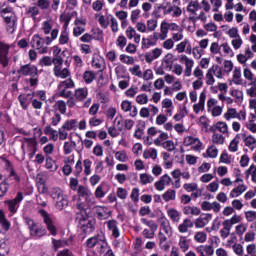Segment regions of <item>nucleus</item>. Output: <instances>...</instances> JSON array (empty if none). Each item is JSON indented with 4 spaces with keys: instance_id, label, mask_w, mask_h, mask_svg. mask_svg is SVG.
<instances>
[{
    "instance_id": "obj_1",
    "label": "nucleus",
    "mask_w": 256,
    "mask_h": 256,
    "mask_svg": "<svg viewBox=\"0 0 256 256\" xmlns=\"http://www.w3.org/2000/svg\"><path fill=\"white\" fill-rule=\"evenodd\" d=\"M38 213L41 215L46 228L36 224L35 227L30 231V237H32V239H41V237L47 236V231H49L52 237H57V226H55V222H53V218H51L49 212H47L45 209H40Z\"/></svg>"
},
{
    "instance_id": "obj_2",
    "label": "nucleus",
    "mask_w": 256,
    "mask_h": 256,
    "mask_svg": "<svg viewBox=\"0 0 256 256\" xmlns=\"http://www.w3.org/2000/svg\"><path fill=\"white\" fill-rule=\"evenodd\" d=\"M4 163L5 170L8 172V176L0 182V199L7 195L11 185H19V183H21V176L15 171L13 163L7 159L4 161ZM1 177L2 176L0 175V179Z\"/></svg>"
},
{
    "instance_id": "obj_3",
    "label": "nucleus",
    "mask_w": 256,
    "mask_h": 256,
    "mask_svg": "<svg viewBox=\"0 0 256 256\" xmlns=\"http://www.w3.org/2000/svg\"><path fill=\"white\" fill-rule=\"evenodd\" d=\"M76 219L78 221L80 232L83 233V235H91V233L95 231V225H97V220H95V218L85 215Z\"/></svg>"
},
{
    "instance_id": "obj_4",
    "label": "nucleus",
    "mask_w": 256,
    "mask_h": 256,
    "mask_svg": "<svg viewBox=\"0 0 256 256\" xmlns=\"http://www.w3.org/2000/svg\"><path fill=\"white\" fill-rule=\"evenodd\" d=\"M50 195L55 203V208L58 209V211H63V209L69 207V199L67 198V195L63 193L61 188H53Z\"/></svg>"
},
{
    "instance_id": "obj_5",
    "label": "nucleus",
    "mask_w": 256,
    "mask_h": 256,
    "mask_svg": "<svg viewBox=\"0 0 256 256\" xmlns=\"http://www.w3.org/2000/svg\"><path fill=\"white\" fill-rule=\"evenodd\" d=\"M63 57L62 56H53L52 65H54L53 73L56 77L60 79H67L71 77V71L68 68H63Z\"/></svg>"
},
{
    "instance_id": "obj_6",
    "label": "nucleus",
    "mask_w": 256,
    "mask_h": 256,
    "mask_svg": "<svg viewBox=\"0 0 256 256\" xmlns=\"http://www.w3.org/2000/svg\"><path fill=\"white\" fill-rule=\"evenodd\" d=\"M33 49H37L38 53L41 55L49 52V47L45 46V38L41 37L39 34H35L30 42Z\"/></svg>"
},
{
    "instance_id": "obj_7",
    "label": "nucleus",
    "mask_w": 256,
    "mask_h": 256,
    "mask_svg": "<svg viewBox=\"0 0 256 256\" xmlns=\"http://www.w3.org/2000/svg\"><path fill=\"white\" fill-rule=\"evenodd\" d=\"M23 199V192L19 191L17 192L15 198L5 201V205H7L8 211L10 213L9 217H12V215H15V213H17V209H19V203H21Z\"/></svg>"
},
{
    "instance_id": "obj_8",
    "label": "nucleus",
    "mask_w": 256,
    "mask_h": 256,
    "mask_svg": "<svg viewBox=\"0 0 256 256\" xmlns=\"http://www.w3.org/2000/svg\"><path fill=\"white\" fill-rule=\"evenodd\" d=\"M73 87H75L73 79H67L60 82L58 85L59 96L64 97V99H69V97H71V91H67V89H73Z\"/></svg>"
},
{
    "instance_id": "obj_9",
    "label": "nucleus",
    "mask_w": 256,
    "mask_h": 256,
    "mask_svg": "<svg viewBox=\"0 0 256 256\" xmlns=\"http://www.w3.org/2000/svg\"><path fill=\"white\" fill-rule=\"evenodd\" d=\"M17 73L24 77H39V69L31 63L21 65Z\"/></svg>"
},
{
    "instance_id": "obj_10",
    "label": "nucleus",
    "mask_w": 256,
    "mask_h": 256,
    "mask_svg": "<svg viewBox=\"0 0 256 256\" xmlns=\"http://www.w3.org/2000/svg\"><path fill=\"white\" fill-rule=\"evenodd\" d=\"M11 49V45L7 44L3 41H0V65L5 69V67H9V50Z\"/></svg>"
},
{
    "instance_id": "obj_11",
    "label": "nucleus",
    "mask_w": 256,
    "mask_h": 256,
    "mask_svg": "<svg viewBox=\"0 0 256 256\" xmlns=\"http://www.w3.org/2000/svg\"><path fill=\"white\" fill-rule=\"evenodd\" d=\"M25 145L28 153L32 151H37V139L36 138H24V142L21 144V149H22V161H25Z\"/></svg>"
},
{
    "instance_id": "obj_12",
    "label": "nucleus",
    "mask_w": 256,
    "mask_h": 256,
    "mask_svg": "<svg viewBox=\"0 0 256 256\" xmlns=\"http://www.w3.org/2000/svg\"><path fill=\"white\" fill-rule=\"evenodd\" d=\"M33 99H35V93L31 92L20 94L18 96L20 107H22L24 111H27V109H29V106L31 105Z\"/></svg>"
},
{
    "instance_id": "obj_13",
    "label": "nucleus",
    "mask_w": 256,
    "mask_h": 256,
    "mask_svg": "<svg viewBox=\"0 0 256 256\" xmlns=\"http://www.w3.org/2000/svg\"><path fill=\"white\" fill-rule=\"evenodd\" d=\"M2 19H4V23L7 25V31L9 33H15V27H17V15L15 12H12L10 16L1 15Z\"/></svg>"
},
{
    "instance_id": "obj_14",
    "label": "nucleus",
    "mask_w": 256,
    "mask_h": 256,
    "mask_svg": "<svg viewBox=\"0 0 256 256\" xmlns=\"http://www.w3.org/2000/svg\"><path fill=\"white\" fill-rule=\"evenodd\" d=\"M91 65L94 69H99L100 73H103V70L107 67L105 58L98 54L93 55Z\"/></svg>"
},
{
    "instance_id": "obj_15",
    "label": "nucleus",
    "mask_w": 256,
    "mask_h": 256,
    "mask_svg": "<svg viewBox=\"0 0 256 256\" xmlns=\"http://www.w3.org/2000/svg\"><path fill=\"white\" fill-rule=\"evenodd\" d=\"M77 191V195H78V199H85L86 203L89 202V199H91V197H93V193L91 192V190H89V188L83 186V185H79Z\"/></svg>"
},
{
    "instance_id": "obj_16",
    "label": "nucleus",
    "mask_w": 256,
    "mask_h": 256,
    "mask_svg": "<svg viewBox=\"0 0 256 256\" xmlns=\"http://www.w3.org/2000/svg\"><path fill=\"white\" fill-rule=\"evenodd\" d=\"M119 222L117 220H108L107 221V228L109 231L112 232V237L114 239H119L121 232L119 231Z\"/></svg>"
},
{
    "instance_id": "obj_17",
    "label": "nucleus",
    "mask_w": 256,
    "mask_h": 256,
    "mask_svg": "<svg viewBox=\"0 0 256 256\" xmlns=\"http://www.w3.org/2000/svg\"><path fill=\"white\" fill-rule=\"evenodd\" d=\"M193 227H195L194 222L189 218H185L182 224L178 226V231L179 233H187V231H189V229H193Z\"/></svg>"
},
{
    "instance_id": "obj_18",
    "label": "nucleus",
    "mask_w": 256,
    "mask_h": 256,
    "mask_svg": "<svg viewBox=\"0 0 256 256\" xmlns=\"http://www.w3.org/2000/svg\"><path fill=\"white\" fill-rule=\"evenodd\" d=\"M144 133H145V121L138 120L136 125V130L134 132L135 139H142Z\"/></svg>"
},
{
    "instance_id": "obj_19",
    "label": "nucleus",
    "mask_w": 256,
    "mask_h": 256,
    "mask_svg": "<svg viewBox=\"0 0 256 256\" xmlns=\"http://www.w3.org/2000/svg\"><path fill=\"white\" fill-rule=\"evenodd\" d=\"M87 95H89V89L87 87L78 88L75 91V99L76 101H84L87 99Z\"/></svg>"
},
{
    "instance_id": "obj_20",
    "label": "nucleus",
    "mask_w": 256,
    "mask_h": 256,
    "mask_svg": "<svg viewBox=\"0 0 256 256\" xmlns=\"http://www.w3.org/2000/svg\"><path fill=\"white\" fill-rule=\"evenodd\" d=\"M45 169H47L48 171H50L51 173H55V171H57L58 166L55 163V160H53V157L51 156H46V160H45Z\"/></svg>"
},
{
    "instance_id": "obj_21",
    "label": "nucleus",
    "mask_w": 256,
    "mask_h": 256,
    "mask_svg": "<svg viewBox=\"0 0 256 256\" xmlns=\"http://www.w3.org/2000/svg\"><path fill=\"white\" fill-rule=\"evenodd\" d=\"M224 119H226V121H230L231 119H240L241 120V115L239 113H237V109L230 108L224 114Z\"/></svg>"
},
{
    "instance_id": "obj_22",
    "label": "nucleus",
    "mask_w": 256,
    "mask_h": 256,
    "mask_svg": "<svg viewBox=\"0 0 256 256\" xmlns=\"http://www.w3.org/2000/svg\"><path fill=\"white\" fill-rule=\"evenodd\" d=\"M245 191H247V186H245V184H241L236 188L232 189V191L230 192V198L234 199V197H239V195L245 193Z\"/></svg>"
},
{
    "instance_id": "obj_23",
    "label": "nucleus",
    "mask_w": 256,
    "mask_h": 256,
    "mask_svg": "<svg viewBox=\"0 0 256 256\" xmlns=\"http://www.w3.org/2000/svg\"><path fill=\"white\" fill-rule=\"evenodd\" d=\"M83 81L86 83V85H91V83H93L95 81V72L91 71V70H86L83 73Z\"/></svg>"
},
{
    "instance_id": "obj_24",
    "label": "nucleus",
    "mask_w": 256,
    "mask_h": 256,
    "mask_svg": "<svg viewBox=\"0 0 256 256\" xmlns=\"http://www.w3.org/2000/svg\"><path fill=\"white\" fill-rule=\"evenodd\" d=\"M186 9L188 13H192V15H196L197 11L201 9V5H199V0L190 1Z\"/></svg>"
},
{
    "instance_id": "obj_25",
    "label": "nucleus",
    "mask_w": 256,
    "mask_h": 256,
    "mask_svg": "<svg viewBox=\"0 0 256 256\" xmlns=\"http://www.w3.org/2000/svg\"><path fill=\"white\" fill-rule=\"evenodd\" d=\"M105 187H107V183L102 182L95 190L94 195L96 199H103L105 195H107V192H105Z\"/></svg>"
},
{
    "instance_id": "obj_26",
    "label": "nucleus",
    "mask_w": 256,
    "mask_h": 256,
    "mask_svg": "<svg viewBox=\"0 0 256 256\" xmlns=\"http://www.w3.org/2000/svg\"><path fill=\"white\" fill-rule=\"evenodd\" d=\"M167 215L173 223H179V219H181V213H179L175 208L167 210Z\"/></svg>"
},
{
    "instance_id": "obj_27",
    "label": "nucleus",
    "mask_w": 256,
    "mask_h": 256,
    "mask_svg": "<svg viewBox=\"0 0 256 256\" xmlns=\"http://www.w3.org/2000/svg\"><path fill=\"white\" fill-rule=\"evenodd\" d=\"M101 242H103V239L99 238V236H93L87 239L86 247H88V249H93L95 245H101Z\"/></svg>"
},
{
    "instance_id": "obj_28",
    "label": "nucleus",
    "mask_w": 256,
    "mask_h": 256,
    "mask_svg": "<svg viewBox=\"0 0 256 256\" xmlns=\"http://www.w3.org/2000/svg\"><path fill=\"white\" fill-rule=\"evenodd\" d=\"M76 209H78L77 217L76 219H80L81 217H85V215H89L87 213V210L85 209V204L81 202V199H78L77 204H76Z\"/></svg>"
},
{
    "instance_id": "obj_29",
    "label": "nucleus",
    "mask_w": 256,
    "mask_h": 256,
    "mask_svg": "<svg viewBox=\"0 0 256 256\" xmlns=\"http://www.w3.org/2000/svg\"><path fill=\"white\" fill-rule=\"evenodd\" d=\"M140 221L141 223H143V225H146L147 227H149L151 231L157 232V229H159V225H157L155 220H148L147 218H141Z\"/></svg>"
},
{
    "instance_id": "obj_30",
    "label": "nucleus",
    "mask_w": 256,
    "mask_h": 256,
    "mask_svg": "<svg viewBox=\"0 0 256 256\" xmlns=\"http://www.w3.org/2000/svg\"><path fill=\"white\" fill-rule=\"evenodd\" d=\"M173 63H175V59H173V54H167L164 58V68L168 71H171L173 69Z\"/></svg>"
},
{
    "instance_id": "obj_31",
    "label": "nucleus",
    "mask_w": 256,
    "mask_h": 256,
    "mask_svg": "<svg viewBox=\"0 0 256 256\" xmlns=\"http://www.w3.org/2000/svg\"><path fill=\"white\" fill-rule=\"evenodd\" d=\"M62 129L64 131H71L73 129H77V119L65 121V123L62 125Z\"/></svg>"
},
{
    "instance_id": "obj_32",
    "label": "nucleus",
    "mask_w": 256,
    "mask_h": 256,
    "mask_svg": "<svg viewBox=\"0 0 256 256\" xmlns=\"http://www.w3.org/2000/svg\"><path fill=\"white\" fill-rule=\"evenodd\" d=\"M176 192L173 189H168L163 195L162 199L166 201V203H169V201H175Z\"/></svg>"
},
{
    "instance_id": "obj_33",
    "label": "nucleus",
    "mask_w": 256,
    "mask_h": 256,
    "mask_svg": "<svg viewBox=\"0 0 256 256\" xmlns=\"http://www.w3.org/2000/svg\"><path fill=\"white\" fill-rule=\"evenodd\" d=\"M229 93L231 97H234L236 99L235 103H241L243 101V91L238 89H232Z\"/></svg>"
},
{
    "instance_id": "obj_34",
    "label": "nucleus",
    "mask_w": 256,
    "mask_h": 256,
    "mask_svg": "<svg viewBox=\"0 0 256 256\" xmlns=\"http://www.w3.org/2000/svg\"><path fill=\"white\" fill-rule=\"evenodd\" d=\"M81 173H83V162L79 159L75 164L73 175L74 177L79 178L81 177Z\"/></svg>"
},
{
    "instance_id": "obj_35",
    "label": "nucleus",
    "mask_w": 256,
    "mask_h": 256,
    "mask_svg": "<svg viewBox=\"0 0 256 256\" xmlns=\"http://www.w3.org/2000/svg\"><path fill=\"white\" fill-rule=\"evenodd\" d=\"M155 45H157V43L153 40V36L142 39V49H149V47H155Z\"/></svg>"
},
{
    "instance_id": "obj_36",
    "label": "nucleus",
    "mask_w": 256,
    "mask_h": 256,
    "mask_svg": "<svg viewBox=\"0 0 256 256\" xmlns=\"http://www.w3.org/2000/svg\"><path fill=\"white\" fill-rule=\"evenodd\" d=\"M77 137H79L80 141H82V147L79 150H77V153H81V151H83L84 147L83 145L86 147V149H91V147H93V140H90V139H84L81 137V135L79 134H76Z\"/></svg>"
},
{
    "instance_id": "obj_37",
    "label": "nucleus",
    "mask_w": 256,
    "mask_h": 256,
    "mask_svg": "<svg viewBox=\"0 0 256 256\" xmlns=\"http://www.w3.org/2000/svg\"><path fill=\"white\" fill-rule=\"evenodd\" d=\"M245 146L253 151L256 147V139L255 137L249 135L247 138L244 139Z\"/></svg>"
},
{
    "instance_id": "obj_38",
    "label": "nucleus",
    "mask_w": 256,
    "mask_h": 256,
    "mask_svg": "<svg viewBox=\"0 0 256 256\" xmlns=\"http://www.w3.org/2000/svg\"><path fill=\"white\" fill-rule=\"evenodd\" d=\"M91 33L95 41H103V30L101 28H93Z\"/></svg>"
},
{
    "instance_id": "obj_39",
    "label": "nucleus",
    "mask_w": 256,
    "mask_h": 256,
    "mask_svg": "<svg viewBox=\"0 0 256 256\" xmlns=\"http://www.w3.org/2000/svg\"><path fill=\"white\" fill-rule=\"evenodd\" d=\"M69 43V32H67V29H64L59 37V45H67Z\"/></svg>"
},
{
    "instance_id": "obj_40",
    "label": "nucleus",
    "mask_w": 256,
    "mask_h": 256,
    "mask_svg": "<svg viewBox=\"0 0 256 256\" xmlns=\"http://www.w3.org/2000/svg\"><path fill=\"white\" fill-rule=\"evenodd\" d=\"M21 80V75L15 76L12 78L14 83L11 84V91L12 93H19V81Z\"/></svg>"
},
{
    "instance_id": "obj_41",
    "label": "nucleus",
    "mask_w": 256,
    "mask_h": 256,
    "mask_svg": "<svg viewBox=\"0 0 256 256\" xmlns=\"http://www.w3.org/2000/svg\"><path fill=\"white\" fill-rule=\"evenodd\" d=\"M209 69H212V73H214V75H215V77H217V79H223V69L221 68V66L213 65Z\"/></svg>"
},
{
    "instance_id": "obj_42",
    "label": "nucleus",
    "mask_w": 256,
    "mask_h": 256,
    "mask_svg": "<svg viewBox=\"0 0 256 256\" xmlns=\"http://www.w3.org/2000/svg\"><path fill=\"white\" fill-rule=\"evenodd\" d=\"M244 77L248 81H251L250 85H256V78H253V72H251L249 68L244 69Z\"/></svg>"
},
{
    "instance_id": "obj_43",
    "label": "nucleus",
    "mask_w": 256,
    "mask_h": 256,
    "mask_svg": "<svg viewBox=\"0 0 256 256\" xmlns=\"http://www.w3.org/2000/svg\"><path fill=\"white\" fill-rule=\"evenodd\" d=\"M140 182L142 185H147L148 183H153V176L143 173L140 174Z\"/></svg>"
},
{
    "instance_id": "obj_44",
    "label": "nucleus",
    "mask_w": 256,
    "mask_h": 256,
    "mask_svg": "<svg viewBox=\"0 0 256 256\" xmlns=\"http://www.w3.org/2000/svg\"><path fill=\"white\" fill-rule=\"evenodd\" d=\"M83 165H84V174L86 176L91 175V165H93V162L91 161V159H84Z\"/></svg>"
},
{
    "instance_id": "obj_45",
    "label": "nucleus",
    "mask_w": 256,
    "mask_h": 256,
    "mask_svg": "<svg viewBox=\"0 0 256 256\" xmlns=\"http://www.w3.org/2000/svg\"><path fill=\"white\" fill-rule=\"evenodd\" d=\"M162 147L171 153L172 151H175V142H173V140H166L162 143Z\"/></svg>"
},
{
    "instance_id": "obj_46",
    "label": "nucleus",
    "mask_w": 256,
    "mask_h": 256,
    "mask_svg": "<svg viewBox=\"0 0 256 256\" xmlns=\"http://www.w3.org/2000/svg\"><path fill=\"white\" fill-rule=\"evenodd\" d=\"M212 141L216 145H223L225 143V137L219 133L212 135Z\"/></svg>"
},
{
    "instance_id": "obj_47",
    "label": "nucleus",
    "mask_w": 256,
    "mask_h": 256,
    "mask_svg": "<svg viewBox=\"0 0 256 256\" xmlns=\"http://www.w3.org/2000/svg\"><path fill=\"white\" fill-rule=\"evenodd\" d=\"M120 61L125 63L126 65H133L135 63V59L132 56H128L125 54L120 55Z\"/></svg>"
},
{
    "instance_id": "obj_48",
    "label": "nucleus",
    "mask_w": 256,
    "mask_h": 256,
    "mask_svg": "<svg viewBox=\"0 0 256 256\" xmlns=\"http://www.w3.org/2000/svg\"><path fill=\"white\" fill-rule=\"evenodd\" d=\"M41 67H51L53 65V59L50 56H44L40 60Z\"/></svg>"
},
{
    "instance_id": "obj_49",
    "label": "nucleus",
    "mask_w": 256,
    "mask_h": 256,
    "mask_svg": "<svg viewBox=\"0 0 256 256\" xmlns=\"http://www.w3.org/2000/svg\"><path fill=\"white\" fill-rule=\"evenodd\" d=\"M194 239L197 241V243H205V241H207V233L197 232L194 236Z\"/></svg>"
},
{
    "instance_id": "obj_50",
    "label": "nucleus",
    "mask_w": 256,
    "mask_h": 256,
    "mask_svg": "<svg viewBox=\"0 0 256 256\" xmlns=\"http://www.w3.org/2000/svg\"><path fill=\"white\" fill-rule=\"evenodd\" d=\"M233 83L235 85H241V70L240 69H235L233 71Z\"/></svg>"
},
{
    "instance_id": "obj_51",
    "label": "nucleus",
    "mask_w": 256,
    "mask_h": 256,
    "mask_svg": "<svg viewBox=\"0 0 256 256\" xmlns=\"http://www.w3.org/2000/svg\"><path fill=\"white\" fill-rule=\"evenodd\" d=\"M136 103L139 105H147V103H149V97H147V94H139L136 97Z\"/></svg>"
},
{
    "instance_id": "obj_52",
    "label": "nucleus",
    "mask_w": 256,
    "mask_h": 256,
    "mask_svg": "<svg viewBox=\"0 0 256 256\" xmlns=\"http://www.w3.org/2000/svg\"><path fill=\"white\" fill-rule=\"evenodd\" d=\"M59 123H61V114H59V112H54V115L51 118V125L53 127H57V125H59Z\"/></svg>"
},
{
    "instance_id": "obj_53",
    "label": "nucleus",
    "mask_w": 256,
    "mask_h": 256,
    "mask_svg": "<svg viewBox=\"0 0 256 256\" xmlns=\"http://www.w3.org/2000/svg\"><path fill=\"white\" fill-rule=\"evenodd\" d=\"M43 151L46 157H49V155H53L55 151V145L53 143H49L43 148Z\"/></svg>"
},
{
    "instance_id": "obj_54",
    "label": "nucleus",
    "mask_w": 256,
    "mask_h": 256,
    "mask_svg": "<svg viewBox=\"0 0 256 256\" xmlns=\"http://www.w3.org/2000/svg\"><path fill=\"white\" fill-rule=\"evenodd\" d=\"M116 45L120 49H124L125 46L127 45V38H125V36H123V35L118 36V38L116 40Z\"/></svg>"
},
{
    "instance_id": "obj_55",
    "label": "nucleus",
    "mask_w": 256,
    "mask_h": 256,
    "mask_svg": "<svg viewBox=\"0 0 256 256\" xmlns=\"http://www.w3.org/2000/svg\"><path fill=\"white\" fill-rule=\"evenodd\" d=\"M215 78L213 77V69H208L206 73V85H213Z\"/></svg>"
},
{
    "instance_id": "obj_56",
    "label": "nucleus",
    "mask_w": 256,
    "mask_h": 256,
    "mask_svg": "<svg viewBox=\"0 0 256 256\" xmlns=\"http://www.w3.org/2000/svg\"><path fill=\"white\" fill-rule=\"evenodd\" d=\"M179 247L180 249H182L183 253L189 250V244L187 243V239L183 236L180 237Z\"/></svg>"
},
{
    "instance_id": "obj_57",
    "label": "nucleus",
    "mask_w": 256,
    "mask_h": 256,
    "mask_svg": "<svg viewBox=\"0 0 256 256\" xmlns=\"http://www.w3.org/2000/svg\"><path fill=\"white\" fill-rule=\"evenodd\" d=\"M53 29V24L49 21H44L42 24V30L44 31L45 35H49L51 30Z\"/></svg>"
},
{
    "instance_id": "obj_58",
    "label": "nucleus",
    "mask_w": 256,
    "mask_h": 256,
    "mask_svg": "<svg viewBox=\"0 0 256 256\" xmlns=\"http://www.w3.org/2000/svg\"><path fill=\"white\" fill-rule=\"evenodd\" d=\"M37 7L40 9H49L51 2L49 0H37L36 2Z\"/></svg>"
},
{
    "instance_id": "obj_59",
    "label": "nucleus",
    "mask_w": 256,
    "mask_h": 256,
    "mask_svg": "<svg viewBox=\"0 0 256 256\" xmlns=\"http://www.w3.org/2000/svg\"><path fill=\"white\" fill-rule=\"evenodd\" d=\"M115 157H116L117 161H121V163H125V161H127V159H128L127 153L124 151L116 152Z\"/></svg>"
},
{
    "instance_id": "obj_60",
    "label": "nucleus",
    "mask_w": 256,
    "mask_h": 256,
    "mask_svg": "<svg viewBox=\"0 0 256 256\" xmlns=\"http://www.w3.org/2000/svg\"><path fill=\"white\" fill-rule=\"evenodd\" d=\"M121 109L122 111H124L125 113L129 112L131 109H133V105L131 104V102L129 100H124L121 103Z\"/></svg>"
},
{
    "instance_id": "obj_61",
    "label": "nucleus",
    "mask_w": 256,
    "mask_h": 256,
    "mask_svg": "<svg viewBox=\"0 0 256 256\" xmlns=\"http://www.w3.org/2000/svg\"><path fill=\"white\" fill-rule=\"evenodd\" d=\"M130 198L134 203H139V188H133Z\"/></svg>"
},
{
    "instance_id": "obj_62",
    "label": "nucleus",
    "mask_w": 256,
    "mask_h": 256,
    "mask_svg": "<svg viewBox=\"0 0 256 256\" xmlns=\"http://www.w3.org/2000/svg\"><path fill=\"white\" fill-rule=\"evenodd\" d=\"M197 187V183H186L183 186L185 191H187L188 193H191V191H197Z\"/></svg>"
},
{
    "instance_id": "obj_63",
    "label": "nucleus",
    "mask_w": 256,
    "mask_h": 256,
    "mask_svg": "<svg viewBox=\"0 0 256 256\" xmlns=\"http://www.w3.org/2000/svg\"><path fill=\"white\" fill-rule=\"evenodd\" d=\"M217 126H218V131L220 133L225 134V133H227V131H229V128L227 127V123H225V122L219 121V122H217Z\"/></svg>"
},
{
    "instance_id": "obj_64",
    "label": "nucleus",
    "mask_w": 256,
    "mask_h": 256,
    "mask_svg": "<svg viewBox=\"0 0 256 256\" xmlns=\"http://www.w3.org/2000/svg\"><path fill=\"white\" fill-rule=\"evenodd\" d=\"M245 217H246V220L248 221V223H251V222L255 221V219H256V212L255 211H247V212H245Z\"/></svg>"
}]
</instances>
